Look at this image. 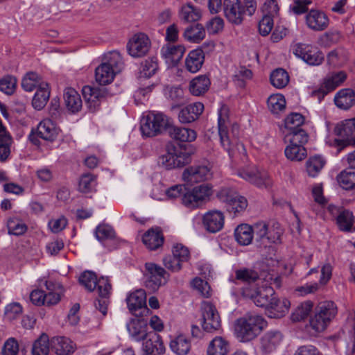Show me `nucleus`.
<instances>
[{"label":"nucleus","instance_id":"1","mask_svg":"<svg viewBox=\"0 0 355 355\" xmlns=\"http://www.w3.org/2000/svg\"><path fill=\"white\" fill-rule=\"evenodd\" d=\"M266 326V322L262 316L246 314L236 320L234 332L239 340L249 342L257 338Z\"/></svg>","mask_w":355,"mask_h":355},{"label":"nucleus","instance_id":"2","mask_svg":"<svg viewBox=\"0 0 355 355\" xmlns=\"http://www.w3.org/2000/svg\"><path fill=\"white\" fill-rule=\"evenodd\" d=\"M257 7L256 0H224L223 3L225 16L234 25L241 24L245 15L252 16Z\"/></svg>","mask_w":355,"mask_h":355},{"label":"nucleus","instance_id":"3","mask_svg":"<svg viewBox=\"0 0 355 355\" xmlns=\"http://www.w3.org/2000/svg\"><path fill=\"white\" fill-rule=\"evenodd\" d=\"M193 150L191 146H166V153L159 157V164L166 169L182 168L191 162Z\"/></svg>","mask_w":355,"mask_h":355},{"label":"nucleus","instance_id":"4","mask_svg":"<svg viewBox=\"0 0 355 355\" xmlns=\"http://www.w3.org/2000/svg\"><path fill=\"white\" fill-rule=\"evenodd\" d=\"M338 312L336 304L332 301L319 303L313 316L310 318V327L315 332L323 331L336 317Z\"/></svg>","mask_w":355,"mask_h":355},{"label":"nucleus","instance_id":"5","mask_svg":"<svg viewBox=\"0 0 355 355\" xmlns=\"http://www.w3.org/2000/svg\"><path fill=\"white\" fill-rule=\"evenodd\" d=\"M168 117L162 113L150 112L141 119L140 130L144 137H153L168 127Z\"/></svg>","mask_w":355,"mask_h":355},{"label":"nucleus","instance_id":"6","mask_svg":"<svg viewBox=\"0 0 355 355\" xmlns=\"http://www.w3.org/2000/svg\"><path fill=\"white\" fill-rule=\"evenodd\" d=\"M212 193V187L208 184H202L192 189L185 187L182 204L191 209L198 208L209 199Z\"/></svg>","mask_w":355,"mask_h":355},{"label":"nucleus","instance_id":"7","mask_svg":"<svg viewBox=\"0 0 355 355\" xmlns=\"http://www.w3.org/2000/svg\"><path fill=\"white\" fill-rule=\"evenodd\" d=\"M334 133L338 138L334 139L331 145L338 148V152L347 146H355V118L338 123Z\"/></svg>","mask_w":355,"mask_h":355},{"label":"nucleus","instance_id":"8","mask_svg":"<svg viewBox=\"0 0 355 355\" xmlns=\"http://www.w3.org/2000/svg\"><path fill=\"white\" fill-rule=\"evenodd\" d=\"M217 197L220 201L225 203L227 210L232 213L234 216L243 212L248 207L247 199L230 188L221 189Z\"/></svg>","mask_w":355,"mask_h":355},{"label":"nucleus","instance_id":"9","mask_svg":"<svg viewBox=\"0 0 355 355\" xmlns=\"http://www.w3.org/2000/svg\"><path fill=\"white\" fill-rule=\"evenodd\" d=\"M110 90L111 87L101 89L89 85L83 87V95L90 112H94L98 110L101 102L105 101L107 96L117 93L112 92Z\"/></svg>","mask_w":355,"mask_h":355},{"label":"nucleus","instance_id":"10","mask_svg":"<svg viewBox=\"0 0 355 355\" xmlns=\"http://www.w3.org/2000/svg\"><path fill=\"white\" fill-rule=\"evenodd\" d=\"M146 286L152 291H157L161 286L168 282L169 274L161 266L154 263H146Z\"/></svg>","mask_w":355,"mask_h":355},{"label":"nucleus","instance_id":"11","mask_svg":"<svg viewBox=\"0 0 355 355\" xmlns=\"http://www.w3.org/2000/svg\"><path fill=\"white\" fill-rule=\"evenodd\" d=\"M347 78V74L343 71L329 73L324 79L319 89L312 92L311 95L320 102L329 93L340 86Z\"/></svg>","mask_w":355,"mask_h":355},{"label":"nucleus","instance_id":"12","mask_svg":"<svg viewBox=\"0 0 355 355\" xmlns=\"http://www.w3.org/2000/svg\"><path fill=\"white\" fill-rule=\"evenodd\" d=\"M242 293L244 297L251 299L256 306L266 309L275 292L271 286L263 285L254 288H244Z\"/></svg>","mask_w":355,"mask_h":355},{"label":"nucleus","instance_id":"13","mask_svg":"<svg viewBox=\"0 0 355 355\" xmlns=\"http://www.w3.org/2000/svg\"><path fill=\"white\" fill-rule=\"evenodd\" d=\"M293 52L309 65H319L324 60V54L317 47L310 44H296L293 46Z\"/></svg>","mask_w":355,"mask_h":355},{"label":"nucleus","instance_id":"14","mask_svg":"<svg viewBox=\"0 0 355 355\" xmlns=\"http://www.w3.org/2000/svg\"><path fill=\"white\" fill-rule=\"evenodd\" d=\"M202 328L205 331L213 332L220 327V318L214 304L204 302L201 306Z\"/></svg>","mask_w":355,"mask_h":355},{"label":"nucleus","instance_id":"15","mask_svg":"<svg viewBox=\"0 0 355 355\" xmlns=\"http://www.w3.org/2000/svg\"><path fill=\"white\" fill-rule=\"evenodd\" d=\"M238 175L258 187L266 188L271 183L268 173L259 170L254 166L240 169Z\"/></svg>","mask_w":355,"mask_h":355},{"label":"nucleus","instance_id":"16","mask_svg":"<svg viewBox=\"0 0 355 355\" xmlns=\"http://www.w3.org/2000/svg\"><path fill=\"white\" fill-rule=\"evenodd\" d=\"M150 41L144 33L135 34L129 40L127 49L130 55L133 58H140L146 55L150 48Z\"/></svg>","mask_w":355,"mask_h":355},{"label":"nucleus","instance_id":"17","mask_svg":"<svg viewBox=\"0 0 355 355\" xmlns=\"http://www.w3.org/2000/svg\"><path fill=\"white\" fill-rule=\"evenodd\" d=\"M129 311L136 316L141 317L149 309L146 306V295L144 290L139 289L130 293L126 298Z\"/></svg>","mask_w":355,"mask_h":355},{"label":"nucleus","instance_id":"18","mask_svg":"<svg viewBox=\"0 0 355 355\" xmlns=\"http://www.w3.org/2000/svg\"><path fill=\"white\" fill-rule=\"evenodd\" d=\"M305 24L310 30L320 32L328 28L329 19L324 11L311 9L305 15Z\"/></svg>","mask_w":355,"mask_h":355},{"label":"nucleus","instance_id":"19","mask_svg":"<svg viewBox=\"0 0 355 355\" xmlns=\"http://www.w3.org/2000/svg\"><path fill=\"white\" fill-rule=\"evenodd\" d=\"M228 108L223 106L218 112V128L220 141L222 147L230 152L233 144L227 129L228 123Z\"/></svg>","mask_w":355,"mask_h":355},{"label":"nucleus","instance_id":"20","mask_svg":"<svg viewBox=\"0 0 355 355\" xmlns=\"http://www.w3.org/2000/svg\"><path fill=\"white\" fill-rule=\"evenodd\" d=\"M211 176L210 169L204 165L191 166L184 169L182 173L183 180L189 184H193L209 179Z\"/></svg>","mask_w":355,"mask_h":355},{"label":"nucleus","instance_id":"21","mask_svg":"<svg viewBox=\"0 0 355 355\" xmlns=\"http://www.w3.org/2000/svg\"><path fill=\"white\" fill-rule=\"evenodd\" d=\"M269 224L263 221H259L253 225L252 230L255 235V241L259 248L270 247L272 243L278 242V236L277 233L272 232L270 234V237H266V230Z\"/></svg>","mask_w":355,"mask_h":355},{"label":"nucleus","instance_id":"22","mask_svg":"<svg viewBox=\"0 0 355 355\" xmlns=\"http://www.w3.org/2000/svg\"><path fill=\"white\" fill-rule=\"evenodd\" d=\"M283 339L282 334L278 330L266 332L260 338V349L265 355L276 350Z\"/></svg>","mask_w":355,"mask_h":355},{"label":"nucleus","instance_id":"23","mask_svg":"<svg viewBox=\"0 0 355 355\" xmlns=\"http://www.w3.org/2000/svg\"><path fill=\"white\" fill-rule=\"evenodd\" d=\"M143 340V350L146 354L161 355L164 353L165 347L162 338L155 331H149Z\"/></svg>","mask_w":355,"mask_h":355},{"label":"nucleus","instance_id":"24","mask_svg":"<svg viewBox=\"0 0 355 355\" xmlns=\"http://www.w3.org/2000/svg\"><path fill=\"white\" fill-rule=\"evenodd\" d=\"M225 217L223 214L217 210L207 212L202 217V225L205 229L210 233L220 231L224 226Z\"/></svg>","mask_w":355,"mask_h":355},{"label":"nucleus","instance_id":"25","mask_svg":"<svg viewBox=\"0 0 355 355\" xmlns=\"http://www.w3.org/2000/svg\"><path fill=\"white\" fill-rule=\"evenodd\" d=\"M185 47L182 45L166 44L161 49L162 57L171 66H175L182 58Z\"/></svg>","mask_w":355,"mask_h":355},{"label":"nucleus","instance_id":"26","mask_svg":"<svg viewBox=\"0 0 355 355\" xmlns=\"http://www.w3.org/2000/svg\"><path fill=\"white\" fill-rule=\"evenodd\" d=\"M291 303L286 299H279L275 294L271 297L268 306L266 307V311L269 317L273 318H279L283 317L290 308Z\"/></svg>","mask_w":355,"mask_h":355},{"label":"nucleus","instance_id":"27","mask_svg":"<svg viewBox=\"0 0 355 355\" xmlns=\"http://www.w3.org/2000/svg\"><path fill=\"white\" fill-rule=\"evenodd\" d=\"M204 110V105L200 102L189 104L182 108L178 114V119L182 123H189L199 118Z\"/></svg>","mask_w":355,"mask_h":355},{"label":"nucleus","instance_id":"28","mask_svg":"<svg viewBox=\"0 0 355 355\" xmlns=\"http://www.w3.org/2000/svg\"><path fill=\"white\" fill-rule=\"evenodd\" d=\"M51 347L56 355H71L75 352L76 345L67 337L57 336L51 338Z\"/></svg>","mask_w":355,"mask_h":355},{"label":"nucleus","instance_id":"29","mask_svg":"<svg viewBox=\"0 0 355 355\" xmlns=\"http://www.w3.org/2000/svg\"><path fill=\"white\" fill-rule=\"evenodd\" d=\"M58 132L59 130L51 119H44L37 125L35 135L45 141H53L57 138Z\"/></svg>","mask_w":355,"mask_h":355},{"label":"nucleus","instance_id":"30","mask_svg":"<svg viewBox=\"0 0 355 355\" xmlns=\"http://www.w3.org/2000/svg\"><path fill=\"white\" fill-rule=\"evenodd\" d=\"M230 352V344L222 336H216L209 343L207 355H227Z\"/></svg>","mask_w":355,"mask_h":355},{"label":"nucleus","instance_id":"31","mask_svg":"<svg viewBox=\"0 0 355 355\" xmlns=\"http://www.w3.org/2000/svg\"><path fill=\"white\" fill-rule=\"evenodd\" d=\"M336 105L343 110H348L355 104V92L345 88L338 92L334 97Z\"/></svg>","mask_w":355,"mask_h":355},{"label":"nucleus","instance_id":"32","mask_svg":"<svg viewBox=\"0 0 355 355\" xmlns=\"http://www.w3.org/2000/svg\"><path fill=\"white\" fill-rule=\"evenodd\" d=\"M130 335L137 341L143 340L147 332V322L144 319H132L126 324Z\"/></svg>","mask_w":355,"mask_h":355},{"label":"nucleus","instance_id":"33","mask_svg":"<svg viewBox=\"0 0 355 355\" xmlns=\"http://www.w3.org/2000/svg\"><path fill=\"white\" fill-rule=\"evenodd\" d=\"M204 60L205 55L202 49H196L192 50L186 58V69L191 73H196L201 69Z\"/></svg>","mask_w":355,"mask_h":355},{"label":"nucleus","instance_id":"34","mask_svg":"<svg viewBox=\"0 0 355 355\" xmlns=\"http://www.w3.org/2000/svg\"><path fill=\"white\" fill-rule=\"evenodd\" d=\"M330 211L334 214V211L336 213H338L336 217V223L342 231L349 232L351 230L353 223H354V216L352 212L349 210H338L334 206L329 207Z\"/></svg>","mask_w":355,"mask_h":355},{"label":"nucleus","instance_id":"35","mask_svg":"<svg viewBox=\"0 0 355 355\" xmlns=\"http://www.w3.org/2000/svg\"><path fill=\"white\" fill-rule=\"evenodd\" d=\"M168 128L170 137L177 141L191 142L196 139V132L192 129L178 126H168Z\"/></svg>","mask_w":355,"mask_h":355},{"label":"nucleus","instance_id":"36","mask_svg":"<svg viewBox=\"0 0 355 355\" xmlns=\"http://www.w3.org/2000/svg\"><path fill=\"white\" fill-rule=\"evenodd\" d=\"M64 101L67 109L76 113L82 108L83 103L80 94L73 88H67L64 92Z\"/></svg>","mask_w":355,"mask_h":355},{"label":"nucleus","instance_id":"37","mask_svg":"<svg viewBox=\"0 0 355 355\" xmlns=\"http://www.w3.org/2000/svg\"><path fill=\"white\" fill-rule=\"evenodd\" d=\"M144 244L150 250L159 248L164 243V236L159 230H149L142 237Z\"/></svg>","mask_w":355,"mask_h":355},{"label":"nucleus","instance_id":"38","mask_svg":"<svg viewBox=\"0 0 355 355\" xmlns=\"http://www.w3.org/2000/svg\"><path fill=\"white\" fill-rule=\"evenodd\" d=\"M210 84V80L206 75H200L191 80L189 91L194 96H201L208 91Z\"/></svg>","mask_w":355,"mask_h":355},{"label":"nucleus","instance_id":"39","mask_svg":"<svg viewBox=\"0 0 355 355\" xmlns=\"http://www.w3.org/2000/svg\"><path fill=\"white\" fill-rule=\"evenodd\" d=\"M254 232L252 227L248 224H241L234 230V237L241 245H250L253 239Z\"/></svg>","mask_w":355,"mask_h":355},{"label":"nucleus","instance_id":"40","mask_svg":"<svg viewBox=\"0 0 355 355\" xmlns=\"http://www.w3.org/2000/svg\"><path fill=\"white\" fill-rule=\"evenodd\" d=\"M201 16L200 10L189 3L182 6L178 12L180 21L184 23L198 21Z\"/></svg>","mask_w":355,"mask_h":355},{"label":"nucleus","instance_id":"41","mask_svg":"<svg viewBox=\"0 0 355 355\" xmlns=\"http://www.w3.org/2000/svg\"><path fill=\"white\" fill-rule=\"evenodd\" d=\"M205 29L201 24H196L185 28L183 37L184 38L193 43H199L205 37Z\"/></svg>","mask_w":355,"mask_h":355},{"label":"nucleus","instance_id":"42","mask_svg":"<svg viewBox=\"0 0 355 355\" xmlns=\"http://www.w3.org/2000/svg\"><path fill=\"white\" fill-rule=\"evenodd\" d=\"M117 73L105 64H101L95 70V78L101 85L110 84Z\"/></svg>","mask_w":355,"mask_h":355},{"label":"nucleus","instance_id":"43","mask_svg":"<svg viewBox=\"0 0 355 355\" xmlns=\"http://www.w3.org/2000/svg\"><path fill=\"white\" fill-rule=\"evenodd\" d=\"M159 69L158 61L156 57H150L141 63L139 68V78H149L155 75Z\"/></svg>","mask_w":355,"mask_h":355},{"label":"nucleus","instance_id":"44","mask_svg":"<svg viewBox=\"0 0 355 355\" xmlns=\"http://www.w3.org/2000/svg\"><path fill=\"white\" fill-rule=\"evenodd\" d=\"M49 96L48 85L46 83L40 85L33 98L32 104L34 108L37 110H42L48 102Z\"/></svg>","mask_w":355,"mask_h":355},{"label":"nucleus","instance_id":"45","mask_svg":"<svg viewBox=\"0 0 355 355\" xmlns=\"http://www.w3.org/2000/svg\"><path fill=\"white\" fill-rule=\"evenodd\" d=\"M170 348L178 355H187L191 349V344L184 336L180 335L171 341Z\"/></svg>","mask_w":355,"mask_h":355},{"label":"nucleus","instance_id":"46","mask_svg":"<svg viewBox=\"0 0 355 355\" xmlns=\"http://www.w3.org/2000/svg\"><path fill=\"white\" fill-rule=\"evenodd\" d=\"M102 64H105L116 73H119L123 67V62L121 54L116 51L105 53Z\"/></svg>","mask_w":355,"mask_h":355},{"label":"nucleus","instance_id":"47","mask_svg":"<svg viewBox=\"0 0 355 355\" xmlns=\"http://www.w3.org/2000/svg\"><path fill=\"white\" fill-rule=\"evenodd\" d=\"M339 185L344 189L355 188V171L347 168L342 171L336 177Z\"/></svg>","mask_w":355,"mask_h":355},{"label":"nucleus","instance_id":"48","mask_svg":"<svg viewBox=\"0 0 355 355\" xmlns=\"http://www.w3.org/2000/svg\"><path fill=\"white\" fill-rule=\"evenodd\" d=\"M51 346V341L46 334H42L33 344L32 355H48Z\"/></svg>","mask_w":355,"mask_h":355},{"label":"nucleus","instance_id":"49","mask_svg":"<svg viewBox=\"0 0 355 355\" xmlns=\"http://www.w3.org/2000/svg\"><path fill=\"white\" fill-rule=\"evenodd\" d=\"M270 80L275 87L282 89L288 85L289 76L286 70L279 68L271 73Z\"/></svg>","mask_w":355,"mask_h":355},{"label":"nucleus","instance_id":"50","mask_svg":"<svg viewBox=\"0 0 355 355\" xmlns=\"http://www.w3.org/2000/svg\"><path fill=\"white\" fill-rule=\"evenodd\" d=\"M308 139L309 136L302 128L288 131L284 138L285 142H289L290 144L302 145V146L307 143Z\"/></svg>","mask_w":355,"mask_h":355},{"label":"nucleus","instance_id":"51","mask_svg":"<svg viewBox=\"0 0 355 355\" xmlns=\"http://www.w3.org/2000/svg\"><path fill=\"white\" fill-rule=\"evenodd\" d=\"M286 157L291 161H301L306 157V150L302 145L289 144L284 150Z\"/></svg>","mask_w":355,"mask_h":355},{"label":"nucleus","instance_id":"52","mask_svg":"<svg viewBox=\"0 0 355 355\" xmlns=\"http://www.w3.org/2000/svg\"><path fill=\"white\" fill-rule=\"evenodd\" d=\"M325 164V160L320 155L310 157L306 164V171L309 176L315 177Z\"/></svg>","mask_w":355,"mask_h":355},{"label":"nucleus","instance_id":"53","mask_svg":"<svg viewBox=\"0 0 355 355\" xmlns=\"http://www.w3.org/2000/svg\"><path fill=\"white\" fill-rule=\"evenodd\" d=\"M313 304L311 301H306L301 303L291 314V320L293 322H299L306 318L311 311Z\"/></svg>","mask_w":355,"mask_h":355},{"label":"nucleus","instance_id":"54","mask_svg":"<svg viewBox=\"0 0 355 355\" xmlns=\"http://www.w3.org/2000/svg\"><path fill=\"white\" fill-rule=\"evenodd\" d=\"M235 277L237 280L251 284L258 280L259 276L257 271L250 268H243L236 270Z\"/></svg>","mask_w":355,"mask_h":355},{"label":"nucleus","instance_id":"55","mask_svg":"<svg viewBox=\"0 0 355 355\" xmlns=\"http://www.w3.org/2000/svg\"><path fill=\"white\" fill-rule=\"evenodd\" d=\"M45 83H40L39 75L34 72L27 73L21 80V87L26 92H32L37 87Z\"/></svg>","mask_w":355,"mask_h":355},{"label":"nucleus","instance_id":"56","mask_svg":"<svg viewBox=\"0 0 355 355\" xmlns=\"http://www.w3.org/2000/svg\"><path fill=\"white\" fill-rule=\"evenodd\" d=\"M345 51L343 49H336L327 55V62L333 67H340L347 61Z\"/></svg>","mask_w":355,"mask_h":355},{"label":"nucleus","instance_id":"57","mask_svg":"<svg viewBox=\"0 0 355 355\" xmlns=\"http://www.w3.org/2000/svg\"><path fill=\"white\" fill-rule=\"evenodd\" d=\"M268 109L273 114H277L284 110L286 100L281 94L271 95L267 101Z\"/></svg>","mask_w":355,"mask_h":355},{"label":"nucleus","instance_id":"58","mask_svg":"<svg viewBox=\"0 0 355 355\" xmlns=\"http://www.w3.org/2000/svg\"><path fill=\"white\" fill-rule=\"evenodd\" d=\"M94 234L96 238L100 242H103L115 238V232L114 229L106 224H101L98 225L95 230Z\"/></svg>","mask_w":355,"mask_h":355},{"label":"nucleus","instance_id":"59","mask_svg":"<svg viewBox=\"0 0 355 355\" xmlns=\"http://www.w3.org/2000/svg\"><path fill=\"white\" fill-rule=\"evenodd\" d=\"M97 280L96 274L92 271H85L79 277L80 284L90 292L96 288Z\"/></svg>","mask_w":355,"mask_h":355},{"label":"nucleus","instance_id":"60","mask_svg":"<svg viewBox=\"0 0 355 355\" xmlns=\"http://www.w3.org/2000/svg\"><path fill=\"white\" fill-rule=\"evenodd\" d=\"M9 234L21 236L27 230V226L21 220L17 218H10L7 222Z\"/></svg>","mask_w":355,"mask_h":355},{"label":"nucleus","instance_id":"61","mask_svg":"<svg viewBox=\"0 0 355 355\" xmlns=\"http://www.w3.org/2000/svg\"><path fill=\"white\" fill-rule=\"evenodd\" d=\"M304 118L300 113H291L285 119V128L288 131L301 129Z\"/></svg>","mask_w":355,"mask_h":355},{"label":"nucleus","instance_id":"62","mask_svg":"<svg viewBox=\"0 0 355 355\" xmlns=\"http://www.w3.org/2000/svg\"><path fill=\"white\" fill-rule=\"evenodd\" d=\"M96 184L95 176L91 173L83 175L79 181L78 189L82 193H89L92 191Z\"/></svg>","mask_w":355,"mask_h":355},{"label":"nucleus","instance_id":"63","mask_svg":"<svg viewBox=\"0 0 355 355\" xmlns=\"http://www.w3.org/2000/svg\"><path fill=\"white\" fill-rule=\"evenodd\" d=\"M17 80L15 77L7 76L0 80V91L7 95H12L16 88Z\"/></svg>","mask_w":355,"mask_h":355},{"label":"nucleus","instance_id":"64","mask_svg":"<svg viewBox=\"0 0 355 355\" xmlns=\"http://www.w3.org/2000/svg\"><path fill=\"white\" fill-rule=\"evenodd\" d=\"M193 288L197 290L202 296L209 297L211 295V288L207 282L201 278L196 277L191 282Z\"/></svg>","mask_w":355,"mask_h":355}]
</instances>
